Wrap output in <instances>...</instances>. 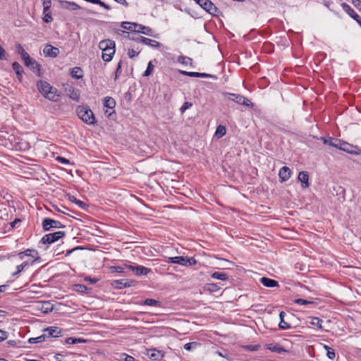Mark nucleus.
<instances>
[{"label": "nucleus", "mask_w": 361, "mask_h": 361, "mask_svg": "<svg viewBox=\"0 0 361 361\" xmlns=\"http://www.w3.org/2000/svg\"><path fill=\"white\" fill-rule=\"evenodd\" d=\"M37 88L44 98L51 102H57L61 99V94L57 89L46 81H37Z\"/></svg>", "instance_id": "obj_1"}, {"label": "nucleus", "mask_w": 361, "mask_h": 361, "mask_svg": "<svg viewBox=\"0 0 361 361\" xmlns=\"http://www.w3.org/2000/svg\"><path fill=\"white\" fill-rule=\"evenodd\" d=\"M99 48L102 51V59L105 62L111 61L116 51L115 42L111 39L102 40L99 43Z\"/></svg>", "instance_id": "obj_2"}, {"label": "nucleus", "mask_w": 361, "mask_h": 361, "mask_svg": "<svg viewBox=\"0 0 361 361\" xmlns=\"http://www.w3.org/2000/svg\"><path fill=\"white\" fill-rule=\"evenodd\" d=\"M76 111L78 117L87 125L94 126L96 123L94 114L89 106H79Z\"/></svg>", "instance_id": "obj_3"}, {"label": "nucleus", "mask_w": 361, "mask_h": 361, "mask_svg": "<svg viewBox=\"0 0 361 361\" xmlns=\"http://www.w3.org/2000/svg\"><path fill=\"white\" fill-rule=\"evenodd\" d=\"M223 94L229 100L233 101L237 104L250 107H253L254 106V104L247 98L241 94L230 92H224Z\"/></svg>", "instance_id": "obj_4"}, {"label": "nucleus", "mask_w": 361, "mask_h": 361, "mask_svg": "<svg viewBox=\"0 0 361 361\" xmlns=\"http://www.w3.org/2000/svg\"><path fill=\"white\" fill-rule=\"evenodd\" d=\"M205 11L214 16H218L219 8L210 0H194Z\"/></svg>", "instance_id": "obj_5"}, {"label": "nucleus", "mask_w": 361, "mask_h": 361, "mask_svg": "<svg viewBox=\"0 0 361 361\" xmlns=\"http://www.w3.org/2000/svg\"><path fill=\"white\" fill-rule=\"evenodd\" d=\"M66 235L65 232L64 231H57V232H54V233H48V234H46L44 235L41 240H40V243H42V244H51V243H54V242L59 240V239L62 238L63 237H64Z\"/></svg>", "instance_id": "obj_6"}, {"label": "nucleus", "mask_w": 361, "mask_h": 361, "mask_svg": "<svg viewBox=\"0 0 361 361\" xmlns=\"http://www.w3.org/2000/svg\"><path fill=\"white\" fill-rule=\"evenodd\" d=\"M339 149L344 151L348 154L359 155L361 154V149L357 145H351L343 140L341 141L339 145Z\"/></svg>", "instance_id": "obj_7"}, {"label": "nucleus", "mask_w": 361, "mask_h": 361, "mask_svg": "<svg viewBox=\"0 0 361 361\" xmlns=\"http://www.w3.org/2000/svg\"><path fill=\"white\" fill-rule=\"evenodd\" d=\"M42 226L43 230L45 231H49L51 228H61L65 227V225L61 224L60 221L49 218L44 219Z\"/></svg>", "instance_id": "obj_8"}, {"label": "nucleus", "mask_w": 361, "mask_h": 361, "mask_svg": "<svg viewBox=\"0 0 361 361\" xmlns=\"http://www.w3.org/2000/svg\"><path fill=\"white\" fill-rule=\"evenodd\" d=\"M133 271L135 275L138 276L147 275L152 272L151 269L135 264L128 265V271Z\"/></svg>", "instance_id": "obj_9"}, {"label": "nucleus", "mask_w": 361, "mask_h": 361, "mask_svg": "<svg viewBox=\"0 0 361 361\" xmlns=\"http://www.w3.org/2000/svg\"><path fill=\"white\" fill-rule=\"evenodd\" d=\"M132 39L154 48H159L161 45L160 42L156 40L151 39L140 35H137L136 37H133Z\"/></svg>", "instance_id": "obj_10"}, {"label": "nucleus", "mask_w": 361, "mask_h": 361, "mask_svg": "<svg viewBox=\"0 0 361 361\" xmlns=\"http://www.w3.org/2000/svg\"><path fill=\"white\" fill-rule=\"evenodd\" d=\"M343 11L348 13L353 19H354L361 27L360 16L346 3L343 2L341 4Z\"/></svg>", "instance_id": "obj_11"}, {"label": "nucleus", "mask_w": 361, "mask_h": 361, "mask_svg": "<svg viewBox=\"0 0 361 361\" xmlns=\"http://www.w3.org/2000/svg\"><path fill=\"white\" fill-rule=\"evenodd\" d=\"M197 261L193 257L177 256L176 257V263L185 267H191L196 264Z\"/></svg>", "instance_id": "obj_12"}, {"label": "nucleus", "mask_w": 361, "mask_h": 361, "mask_svg": "<svg viewBox=\"0 0 361 361\" xmlns=\"http://www.w3.org/2000/svg\"><path fill=\"white\" fill-rule=\"evenodd\" d=\"M135 284V281L128 280V279H120L115 280L112 283V285L118 289H121L123 288L130 287Z\"/></svg>", "instance_id": "obj_13"}, {"label": "nucleus", "mask_w": 361, "mask_h": 361, "mask_svg": "<svg viewBox=\"0 0 361 361\" xmlns=\"http://www.w3.org/2000/svg\"><path fill=\"white\" fill-rule=\"evenodd\" d=\"M23 61L25 66L30 68L31 71L37 73L38 75H40V65L35 59L30 57V60L25 59Z\"/></svg>", "instance_id": "obj_14"}, {"label": "nucleus", "mask_w": 361, "mask_h": 361, "mask_svg": "<svg viewBox=\"0 0 361 361\" xmlns=\"http://www.w3.org/2000/svg\"><path fill=\"white\" fill-rule=\"evenodd\" d=\"M131 25H133L135 32L142 33L148 36H152V30L150 27L137 23H132Z\"/></svg>", "instance_id": "obj_15"}, {"label": "nucleus", "mask_w": 361, "mask_h": 361, "mask_svg": "<svg viewBox=\"0 0 361 361\" xmlns=\"http://www.w3.org/2000/svg\"><path fill=\"white\" fill-rule=\"evenodd\" d=\"M58 2L60 4L61 8L67 10H79L80 9V6L78 5L76 3L73 1H64V0H58Z\"/></svg>", "instance_id": "obj_16"}, {"label": "nucleus", "mask_w": 361, "mask_h": 361, "mask_svg": "<svg viewBox=\"0 0 361 361\" xmlns=\"http://www.w3.org/2000/svg\"><path fill=\"white\" fill-rule=\"evenodd\" d=\"M43 52L47 56L55 58L59 55V49L52 45L47 44L44 48Z\"/></svg>", "instance_id": "obj_17"}, {"label": "nucleus", "mask_w": 361, "mask_h": 361, "mask_svg": "<svg viewBox=\"0 0 361 361\" xmlns=\"http://www.w3.org/2000/svg\"><path fill=\"white\" fill-rule=\"evenodd\" d=\"M147 355L152 360H161L164 355L161 350L157 349H149L147 350Z\"/></svg>", "instance_id": "obj_18"}, {"label": "nucleus", "mask_w": 361, "mask_h": 361, "mask_svg": "<svg viewBox=\"0 0 361 361\" xmlns=\"http://www.w3.org/2000/svg\"><path fill=\"white\" fill-rule=\"evenodd\" d=\"M67 95L73 100L78 102L80 99V94L78 91L73 86H68L66 88Z\"/></svg>", "instance_id": "obj_19"}, {"label": "nucleus", "mask_w": 361, "mask_h": 361, "mask_svg": "<svg viewBox=\"0 0 361 361\" xmlns=\"http://www.w3.org/2000/svg\"><path fill=\"white\" fill-rule=\"evenodd\" d=\"M291 171L288 166H283L280 169L279 176L282 182L288 180L290 178Z\"/></svg>", "instance_id": "obj_20"}, {"label": "nucleus", "mask_w": 361, "mask_h": 361, "mask_svg": "<svg viewBox=\"0 0 361 361\" xmlns=\"http://www.w3.org/2000/svg\"><path fill=\"white\" fill-rule=\"evenodd\" d=\"M44 331L48 332L49 337L58 338L62 336L61 329L57 326H49Z\"/></svg>", "instance_id": "obj_21"}, {"label": "nucleus", "mask_w": 361, "mask_h": 361, "mask_svg": "<svg viewBox=\"0 0 361 361\" xmlns=\"http://www.w3.org/2000/svg\"><path fill=\"white\" fill-rule=\"evenodd\" d=\"M298 178L302 183V188H306L310 186L309 175L307 171H300Z\"/></svg>", "instance_id": "obj_22"}, {"label": "nucleus", "mask_w": 361, "mask_h": 361, "mask_svg": "<svg viewBox=\"0 0 361 361\" xmlns=\"http://www.w3.org/2000/svg\"><path fill=\"white\" fill-rule=\"evenodd\" d=\"M286 315V314L283 311H281L279 314L280 322L279 324V328L282 330L289 329L291 328V325L284 320Z\"/></svg>", "instance_id": "obj_23"}, {"label": "nucleus", "mask_w": 361, "mask_h": 361, "mask_svg": "<svg viewBox=\"0 0 361 361\" xmlns=\"http://www.w3.org/2000/svg\"><path fill=\"white\" fill-rule=\"evenodd\" d=\"M35 262V260H30V261H25L22 264L18 265L16 267V271L13 273V276H17L18 274H20L21 271H24L25 269L27 267H29L30 265H32L33 263Z\"/></svg>", "instance_id": "obj_24"}, {"label": "nucleus", "mask_w": 361, "mask_h": 361, "mask_svg": "<svg viewBox=\"0 0 361 361\" xmlns=\"http://www.w3.org/2000/svg\"><path fill=\"white\" fill-rule=\"evenodd\" d=\"M341 140L334 139L333 137H329L328 139L323 138V142L324 144L328 145L331 147H335L339 149V145L341 142Z\"/></svg>", "instance_id": "obj_25"}, {"label": "nucleus", "mask_w": 361, "mask_h": 361, "mask_svg": "<svg viewBox=\"0 0 361 361\" xmlns=\"http://www.w3.org/2000/svg\"><path fill=\"white\" fill-rule=\"evenodd\" d=\"M260 282L266 287L269 288H273L279 286L278 281L267 278V277H262L260 279Z\"/></svg>", "instance_id": "obj_26"}, {"label": "nucleus", "mask_w": 361, "mask_h": 361, "mask_svg": "<svg viewBox=\"0 0 361 361\" xmlns=\"http://www.w3.org/2000/svg\"><path fill=\"white\" fill-rule=\"evenodd\" d=\"M71 75L75 79H80L83 77V71L80 67H74L71 69Z\"/></svg>", "instance_id": "obj_27"}, {"label": "nucleus", "mask_w": 361, "mask_h": 361, "mask_svg": "<svg viewBox=\"0 0 361 361\" xmlns=\"http://www.w3.org/2000/svg\"><path fill=\"white\" fill-rule=\"evenodd\" d=\"M53 309H54L53 305L49 301L42 302V306L40 307L41 311L45 314L52 312Z\"/></svg>", "instance_id": "obj_28"}, {"label": "nucleus", "mask_w": 361, "mask_h": 361, "mask_svg": "<svg viewBox=\"0 0 361 361\" xmlns=\"http://www.w3.org/2000/svg\"><path fill=\"white\" fill-rule=\"evenodd\" d=\"M12 67L13 71L17 74L18 78L20 80L23 73V68L21 66V65L18 62H13L12 64Z\"/></svg>", "instance_id": "obj_29"}, {"label": "nucleus", "mask_w": 361, "mask_h": 361, "mask_svg": "<svg viewBox=\"0 0 361 361\" xmlns=\"http://www.w3.org/2000/svg\"><path fill=\"white\" fill-rule=\"evenodd\" d=\"M104 106L110 109H113L116 106V101L111 97H106L104 100Z\"/></svg>", "instance_id": "obj_30"}, {"label": "nucleus", "mask_w": 361, "mask_h": 361, "mask_svg": "<svg viewBox=\"0 0 361 361\" xmlns=\"http://www.w3.org/2000/svg\"><path fill=\"white\" fill-rule=\"evenodd\" d=\"M110 269L112 272L126 273L128 271V265L123 264V266H113L111 267Z\"/></svg>", "instance_id": "obj_31"}, {"label": "nucleus", "mask_w": 361, "mask_h": 361, "mask_svg": "<svg viewBox=\"0 0 361 361\" xmlns=\"http://www.w3.org/2000/svg\"><path fill=\"white\" fill-rule=\"evenodd\" d=\"M142 305H148V306H154V307H161V302L159 300H156L154 299L147 298L145 299Z\"/></svg>", "instance_id": "obj_32"}, {"label": "nucleus", "mask_w": 361, "mask_h": 361, "mask_svg": "<svg viewBox=\"0 0 361 361\" xmlns=\"http://www.w3.org/2000/svg\"><path fill=\"white\" fill-rule=\"evenodd\" d=\"M267 348L269 350H270L271 352H275L277 353H281L286 352L284 348L279 344H274V345L269 344L268 345Z\"/></svg>", "instance_id": "obj_33"}, {"label": "nucleus", "mask_w": 361, "mask_h": 361, "mask_svg": "<svg viewBox=\"0 0 361 361\" xmlns=\"http://www.w3.org/2000/svg\"><path fill=\"white\" fill-rule=\"evenodd\" d=\"M65 342L67 344H77V343H85L86 340L81 338L68 337L66 339Z\"/></svg>", "instance_id": "obj_34"}, {"label": "nucleus", "mask_w": 361, "mask_h": 361, "mask_svg": "<svg viewBox=\"0 0 361 361\" xmlns=\"http://www.w3.org/2000/svg\"><path fill=\"white\" fill-rule=\"evenodd\" d=\"M17 49H18V54H20L21 58L23 61L25 59L30 60L29 54L25 51V50L23 49V47L20 44H18L17 46Z\"/></svg>", "instance_id": "obj_35"}, {"label": "nucleus", "mask_w": 361, "mask_h": 361, "mask_svg": "<svg viewBox=\"0 0 361 361\" xmlns=\"http://www.w3.org/2000/svg\"><path fill=\"white\" fill-rule=\"evenodd\" d=\"M310 319H311L310 324L317 326L319 329H323V326H322L323 321L322 319H320L318 317H310Z\"/></svg>", "instance_id": "obj_36"}, {"label": "nucleus", "mask_w": 361, "mask_h": 361, "mask_svg": "<svg viewBox=\"0 0 361 361\" xmlns=\"http://www.w3.org/2000/svg\"><path fill=\"white\" fill-rule=\"evenodd\" d=\"M324 348L326 350V356L328 357V358H329L330 360H334L336 357V353L334 350L326 345H324Z\"/></svg>", "instance_id": "obj_37"}, {"label": "nucleus", "mask_w": 361, "mask_h": 361, "mask_svg": "<svg viewBox=\"0 0 361 361\" xmlns=\"http://www.w3.org/2000/svg\"><path fill=\"white\" fill-rule=\"evenodd\" d=\"M212 277L216 279L225 281L228 279V274L224 272H214Z\"/></svg>", "instance_id": "obj_38"}, {"label": "nucleus", "mask_w": 361, "mask_h": 361, "mask_svg": "<svg viewBox=\"0 0 361 361\" xmlns=\"http://www.w3.org/2000/svg\"><path fill=\"white\" fill-rule=\"evenodd\" d=\"M178 61L180 63H182L183 65H192V59L188 57V56H180L178 58Z\"/></svg>", "instance_id": "obj_39"}, {"label": "nucleus", "mask_w": 361, "mask_h": 361, "mask_svg": "<svg viewBox=\"0 0 361 361\" xmlns=\"http://www.w3.org/2000/svg\"><path fill=\"white\" fill-rule=\"evenodd\" d=\"M75 290L81 293H87L91 290V288L87 287L83 284H76Z\"/></svg>", "instance_id": "obj_40"}, {"label": "nucleus", "mask_w": 361, "mask_h": 361, "mask_svg": "<svg viewBox=\"0 0 361 361\" xmlns=\"http://www.w3.org/2000/svg\"><path fill=\"white\" fill-rule=\"evenodd\" d=\"M226 127L224 126L219 125L216 128L215 134L218 137H221L226 135Z\"/></svg>", "instance_id": "obj_41"}, {"label": "nucleus", "mask_w": 361, "mask_h": 361, "mask_svg": "<svg viewBox=\"0 0 361 361\" xmlns=\"http://www.w3.org/2000/svg\"><path fill=\"white\" fill-rule=\"evenodd\" d=\"M200 343L198 342H190L184 345V348L186 350L190 351L193 349H195L197 346H200Z\"/></svg>", "instance_id": "obj_42"}, {"label": "nucleus", "mask_w": 361, "mask_h": 361, "mask_svg": "<svg viewBox=\"0 0 361 361\" xmlns=\"http://www.w3.org/2000/svg\"><path fill=\"white\" fill-rule=\"evenodd\" d=\"M46 335L42 334L39 336H37L36 338H30L28 339L29 343H41L43 342L45 340Z\"/></svg>", "instance_id": "obj_43"}, {"label": "nucleus", "mask_w": 361, "mask_h": 361, "mask_svg": "<svg viewBox=\"0 0 361 361\" xmlns=\"http://www.w3.org/2000/svg\"><path fill=\"white\" fill-rule=\"evenodd\" d=\"M294 302L295 304L300 305H314L316 304L314 301L307 300L302 298H298L294 300Z\"/></svg>", "instance_id": "obj_44"}, {"label": "nucleus", "mask_w": 361, "mask_h": 361, "mask_svg": "<svg viewBox=\"0 0 361 361\" xmlns=\"http://www.w3.org/2000/svg\"><path fill=\"white\" fill-rule=\"evenodd\" d=\"M140 52V50L137 48H128V56L130 59H133L134 57L137 56Z\"/></svg>", "instance_id": "obj_45"}, {"label": "nucleus", "mask_w": 361, "mask_h": 361, "mask_svg": "<svg viewBox=\"0 0 361 361\" xmlns=\"http://www.w3.org/2000/svg\"><path fill=\"white\" fill-rule=\"evenodd\" d=\"M153 69H154V66H153V64H152V61H149V62L148 63V65H147V69L145 70V71L144 72V73H143V75H143L144 77H147V76H149V75H151V74H152Z\"/></svg>", "instance_id": "obj_46"}, {"label": "nucleus", "mask_w": 361, "mask_h": 361, "mask_svg": "<svg viewBox=\"0 0 361 361\" xmlns=\"http://www.w3.org/2000/svg\"><path fill=\"white\" fill-rule=\"evenodd\" d=\"M133 23H129V22H122L121 23V27L123 28V29H126V30H130L131 32H135V30L133 29V25H132Z\"/></svg>", "instance_id": "obj_47"}, {"label": "nucleus", "mask_w": 361, "mask_h": 361, "mask_svg": "<svg viewBox=\"0 0 361 361\" xmlns=\"http://www.w3.org/2000/svg\"><path fill=\"white\" fill-rule=\"evenodd\" d=\"M197 78H213L215 80L217 79V77L215 75L208 74L205 73H198Z\"/></svg>", "instance_id": "obj_48"}, {"label": "nucleus", "mask_w": 361, "mask_h": 361, "mask_svg": "<svg viewBox=\"0 0 361 361\" xmlns=\"http://www.w3.org/2000/svg\"><path fill=\"white\" fill-rule=\"evenodd\" d=\"M180 73L183 75H187L190 77H195L197 78L198 72H189L185 71H179Z\"/></svg>", "instance_id": "obj_49"}, {"label": "nucleus", "mask_w": 361, "mask_h": 361, "mask_svg": "<svg viewBox=\"0 0 361 361\" xmlns=\"http://www.w3.org/2000/svg\"><path fill=\"white\" fill-rule=\"evenodd\" d=\"M24 253H25V254H26V256H30V257H32V258H35V260L36 261V259H37V257H35V256L34 255V254H35V255H37V252L36 250H30V249H27V250H25V251H24Z\"/></svg>", "instance_id": "obj_50"}, {"label": "nucleus", "mask_w": 361, "mask_h": 361, "mask_svg": "<svg viewBox=\"0 0 361 361\" xmlns=\"http://www.w3.org/2000/svg\"><path fill=\"white\" fill-rule=\"evenodd\" d=\"M192 106V103L189 102H185L183 104V106L180 108V111L181 114H183L188 109Z\"/></svg>", "instance_id": "obj_51"}, {"label": "nucleus", "mask_w": 361, "mask_h": 361, "mask_svg": "<svg viewBox=\"0 0 361 361\" xmlns=\"http://www.w3.org/2000/svg\"><path fill=\"white\" fill-rule=\"evenodd\" d=\"M121 65H122V61H120L117 65V68H116V70L115 72L114 80H116L118 78V75L121 73Z\"/></svg>", "instance_id": "obj_52"}, {"label": "nucleus", "mask_w": 361, "mask_h": 361, "mask_svg": "<svg viewBox=\"0 0 361 361\" xmlns=\"http://www.w3.org/2000/svg\"><path fill=\"white\" fill-rule=\"evenodd\" d=\"M44 16L43 18V20L45 23H51L53 20L51 13H43Z\"/></svg>", "instance_id": "obj_53"}, {"label": "nucleus", "mask_w": 361, "mask_h": 361, "mask_svg": "<svg viewBox=\"0 0 361 361\" xmlns=\"http://www.w3.org/2000/svg\"><path fill=\"white\" fill-rule=\"evenodd\" d=\"M84 281L90 283H96L99 281V279L97 278H92L91 276H85L84 278Z\"/></svg>", "instance_id": "obj_54"}, {"label": "nucleus", "mask_w": 361, "mask_h": 361, "mask_svg": "<svg viewBox=\"0 0 361 361\" xmlns=\"http://www.w3.org/2000/svg\"><path fill=\"white\" fill-rule=\"evenodd\" d=\"M0 59L1 60H6L7 54L4 49L0 45Z\"/></svg>", "instance_id": "obj_55"}, {"label": "nucleus", "mask_w": 361, "mask_h": 361, "mask_svg": "<svg viewBox=\"0 0 361 361\" xmlns=\"http://www.w3.org/2000/svg\"><path fill=\"white\" fill-rule=\"evenodd\" d=\"M8 338V332L0 329V342L6 340Z\"/></svg>", "instance_id": "obj_56"}, {"label": "nucleus", "mask_w": 361, "mask_h": 361, "mask_svg": "<svg viewBox=\"0 0 361 361\" xmlns=\"http://www.w3.org/2000/svg\"><path fill=\"white\" fill-rule=\"evenodd\" d=\"M121 357L124 361H135V358L133 356L127 355L126 353H123L121 355Z\"/></svg>", "instance_id": "obj_57"}, {"label": "nucleus", "mask_w": 361, "mask_h": 361, "mask_svg": "<svg viewBox=\"0 0 361 361\" xmlns=\"http://www.w3.org/2000/svg\"><path fill=\"white\" fill-rule=\"evenodd\" d=\"M75 204H77L80 209H85L88 206L85 202L79 200H77Z\"/></svg>", "instance_id": "obj_58"}, {"label": "nucleus", "mask_w": 361, "mask_h": 361, "mask_svg": "<svg viewBox=\"0 0 361 361\" xmlns=\"http://www.w3.org/2000/svg\"><path fill=\"white\" fill-rule=\"evenodd\" d=\"M56 160L63 164H68L70 163L68 159H67L65 157H57Z\"/></svg>", "instance_id": "obj_59"}, {"label": "nucleus", "mask_w": 361, "mask_h": 361, "mask_svg": "<svg viewBox=\"0 0 361 361\" xmlns=\"http://www.w3.org/2000/svg\"><path fill=\"white\" fill-rule=\"evenodd\" d=\"M351 2L361 12V1L351 0Z\"/></svg>", "instance_id": "obj_60"}, {"label": "nucleus", "mask_w": 361, "mask_h": 361, "mask_svg": "<svg viewBox=\"0 0 361 361\" xmlns=\"http://www.w3.org/2000/svg\"><path fill=\"white\" fill-rule=\"evenodd\" d=\"M47 9H50L51 6V0H44L43 1V7H45Z\"/></svg>", "instance_id": "obj_61"}, {"label": "nucleus", "mask_w": 361, "mask_h": 361, "mask_svg": "<svg viewBox=\"0 0 361 361\" xmlns=\"http://www.w3.org/2000/svg\"><path fill=\"white\" fill-rule=\"evenodd\" d=\"M80 249H82V247H74V248H73L71 250H68L66 252L65 256L67 257V256L70 255L73 251H75L76 250H80Z\"/></svg>", "instance_id": "obj_62"}, {"label": "nucleus", "mask_w": 361, "mask_h": 361, "mask_svg": "<svg viewBox=\"0 0 361 361\" xmlns=\"http://www.w3.org/2000/svg\"><path fill=\"white\" fill-rule=\"evenodd\" d=\"M68 199L69 201H71V202H73V203H76L78 199L73 196V195H68Z\"/></svg>", "instance_id": "obj_63"}, {"label": "nucleus", "mask_w": 361, "mask_h": 361, "mask_svg": "<svg viewBox=\"0 0 361 361\" xmlns=\"http://www.w3.org/2000/svg\"><path fill=\"white\" fill-rule=\"evenodd\" d=\"M166 262L168 263L175 264L176 263V257H167Z\"/></svg>", "instance_id": "obj_64"}]
</instances>
